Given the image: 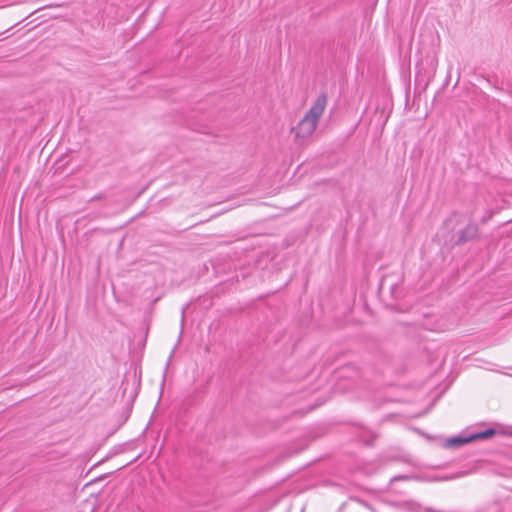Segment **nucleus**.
<instances>
[{
	"label": "nucleus",
	"instance_id": "1",
	"mask_svg": "<svg viewBox=\"0 0 512 512\" xmlns=\"http://www.w3.org/2000/svg\"><path fill=\"white\" fill-rule=\"evenodd\" d=\"M482 239L483 235L478 224L469 222L445 238L442 253H477Z\"/></svg>",
	"mask_w": 512,
	"mask_h": 512
},
{
	"label": "nucleus",
	"instance_id": "2",
	"mask_svg": "<svg viewBox=\"0 0 512 512\" xmlns=\"http://www.w3.org/2000/svg\"><path fill=\"white\" fill-rule=\"evenodd\" d=\"M317 125L318 120L305 114L297 127L293 128V131H295V137L303 139L310 137L315 132Z\"/></svg>",
	"mask_w": 512,
	"mask_h": 512
},
{
	"label": "nucleus",
	"instance_id": "3",
	"mask_svg": "<svg viewBox=\"0 0 512 512\" xmlns=\"http://www.w3.org/2000/svg\"><path fill=\"white\" fill-rule=\"evenodd\" d=\"M328 101L326 92H322L314 101L310 109L306 112V115L310 116L319 121L322 116Z\"/></svg>",
	"mask_w": 512,
	"mask_h": 512
},
{
	"label": "nucleus",
	"instance_id": "4",
	"mask_svg": "<svg viewBox=\"0 0 512 512\" xmlns=\"http://www.w3.org/2000/svg\"><path fill=\"white\" fill-rule=\"evenodd\" d=\"M495 435H496V431L494 429H488V430H485L483 432H480V433H477V434L471 436V439L472 440L487 439V438H491Z\"/></svg>",
	"mask_w": 512,
	"mask_h": 512
},
{
	"label": "nucleus",
	"instance_id": "5",
	"mask_svg": "<svg viewBox=\"0 0 512 512\" xmlns=\"http://www.w3.org/2000/svg\"><path fill=\"white\" fill-rule=\"evenodd\" d=\"M471 437L468 438V439H462V438H452V439H449L447 441L448 445L449 446H459V445H462V444H465V443H468L469 441H471Z\"/></svg>",
	"mask_w": 512,
	"mask_h": 512
}]
</instances>
